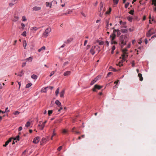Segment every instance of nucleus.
<instances>
[{
  "label": "nucleus",
  "instance_id": "36",
  "mask_svg": "<svg viewBox=\"0 0 156 156\" xmlns=\"http://www.w3.org/2000/svg\"><path fill=\"white\" fill-rule=\"evenodd\" d=\"M128 20L130 22H132L133 20V18L132 17H128Z\"/></svg>",
  "mask_w": 156,
  "mask_h": 156
},
{
  "label": "nucleus",
  "instance_id": "56",
  "mask_svg": "<svg viewBox=\"0 0 156 156\" xmlns=\"http://www.w3.org/2000/svg\"><path fill=\"white\" fill-rule=\"evenodd\" d=\"M115 49V45H113L112 46V51H114Z\"/></svg>",
  "mask_w": 156,
  "mask_h": 156
},
{
  "label": "nucleus",
  "instance_id": "62",
  "mask_svg": "<svg viewBox=\"0 0 156 156\" xmlns=\"http://www.w3.org/2000/svg\"><path fill=\"white\" fill-rule=\"evenodd\" d=\"M51 2H52V4H56L57 3V2L56 1H53Z\"/></svg>",
  "mask_w": 156,
  "mask_h": 156
},
{
  "label": "nucleus",
  "instance_id": "8",
  "mask_svg": "<svg viewBox=\"0 0 156 156\" xmlns=\"http://www.w3.org/2000/svg\"><path fill=\"white\" fill-rule=\"evenodd\" d=\"M126 54L127 53H123L122 55V60L124 61H125V60L127 58L128 56V55H126Z\"/></svg>",
  "mask_w": 156,
  "mask_h": 156
},
{
  "label": "nucleus",
  "instance_id": "6",
  "mask_svg": "<svg viewBox=\"0 0 156 156\" xmlns=\"http://www.w3.org/2000/svg\"><path fill=\"white\" fill-rule=\"evenodd\" d=\"M41 9V7L40 6H35L33 7L32 9L33 11H37L40 10Z\"/></svg>",
  "mask_w": 156,
  "mask_h": 156
},
{
  "label": "nucleus",
  "instance_id": "49",
  "mask_svg": "<svg viewBox=\"0 0 156 156\" xmlns=\"http://www.w3.org/2000/svg\"><path fill=\"white\" fill-rule=\"evenodd\" d=\"M104 43L103 41H99V44L101 45H103L104 44Z\"/></svg>",
  "mask_w": 156,
  "mask_h": 156
},
{
  "label": "nucleus",
  "instance_id": "27",
  "mask_svg": "<svg viewBox=\"0 0 156 156\" xmlns=\"http://www.w3.org/2000/svg\"><path fill=\"white\" fill-rule=\"evenodd\" d=\"M104 9H105L104 8V10L103 11V12H101H101L99 11V16L101 17H102V16H103V13H104V10H105Z\"/></svg>",
  "mask_w": 156,
  "mask_h": 156
},
{
  "label": "nucleus",
  "instance_id": "59",
  "mask_svg": "<svg viewBox=\"0 0 156 156\" xmlns=\"http://www.w3.org/2000/svg\"><path fill=\"white\" fill-rule=\"evenodd\" d=\"M105 44H107V45L108 46H109V43L108 41H105Z\"/></svg>",
  "mask_w": 156,
  "mask_h": 156
},
{
  "label": "nucleus",
  "instance_id": "33",
  "mask_svg": "<svg viewBox=\"0 0 156 156\" xmlns=\"http://www.w3.org/2000/svg\"><path fill=\"white\" fill-rule=\"evenodd\" d=\"M39 28H38L36 27H33L31 28V29L32 30H34L35 31L37 30Z\"/></svg>",
  "mask_w": 156,
  "mask_h": 156
},
{
  "label": "nucleus",
  "instance_id": "53",
  "mask_svg": "<svg viewBox=\"0 0 156 156\" xmlns=\"http://www.w3.org/2000/svg\"><path fill=\"white\" fill-rule=\"evenodd\" d=\"M15 4V3H13L12 2V3H10L9 4V5L10 6H12V5H13Z\"/></svg>",
  "mask_w": 156,
  "mask_h": 156
},
{
  "label": "nucleus",
  "instance_id": "13",
  "mask_svg": "<svg viewBox=\"0 0 156 156\" xmlns=\"http://www.w3.org/2000/svg\"><path fill=\"white\" fill-rule=\"evenodd\" d=\"M106 28L107 29H108L109 27V19L106 20Z\"/></svg>",
  "mask_w": 156,
  "mask_h": 156
},
{
  "label": "nucleus",
  "instance_id": "57",
  "mask_svg": "<svg viewBox=\"0 0 156 156\" xmlns=\"http://www.w3.org/2000/svg\"><path fill=\"white\" fill-rule=\"evenodd\" d=\"M87 40H86L84 41V46H85L87 44Z\"/></svg>",
  "mask_w": 156,
  "mask_h": 156
},
{
  "label": "nucleus",
  "instance_id": "7",
  "mask_svg": "<svg viewBox=\"0 0 156 156\" xmlns=\"http://www.w3.org/2000/svg\"><path fill=\"white\" fill-rule=\"evenodd\" d=\"M71 73V72L70 71H67L65 72L63 74V75L64 76H68L70 75Z\"/></svg>",
  "mask_w": 156,
  "mask_h": 156
},
{
  "label": "nucleus",
  "instance_id": "3",
  "mask_svg": "<svg viewBox=\"0 0 156 156\" xmlns=\"http://www.w3.org/2000/svg\"><path fill=\"white\" fill-rule=\"evenodd\" d=\"M153 30V28H151V29L149 30L146 33V36L147 37H150L151 35L155 33V32H151V30Z\"/></svg>",
  "mask_w": 156,
  "mask_h": 156
},
{
  "label": "nucleus",
  "instance_id": "10",
  "mask_svg": "<svg viewBox=\"0 0 156 156\" xmlns=\"http://www.w3.org/2000/svg\"><path fill=\"white\" fill-rule=\"evenodd\" d=\"M116 37V35L115 34H112L110 36V37L111 38V39L112 40V41L114 40Z\"/></svg>",
  "mask_w": 156,
  "mask_h": 156
},
{
  "label": "nucleus",
  "instance_id": "18",
  "mask_svg": "<svg viewBox=\"0 0 156 156\" xmlns=\"http://www.w3.org/2000/svg\"><path fill=\"white\" fill-rule=\"evenodd\" d=\"M55 103L57 105L58 107H60L61 105V103L58 100H56L55 101Z\"/></svg>",
  "mask_w": 156,
  "mask_h": 156
},
{
  "label": "nucleus",
  "instance_id": "48",
  "mask_svg": "<svg viewBox=\"0 0 156 156\" xmlns=\"http://www.w3.org/2000/svg\"><path fill=\"white\" fill-rule=\"evenodd\" d=\"M95 83V81L93 80L90 83V85H92Z\"/></svg>",
  "mask_w": 156,
  "mask_h": 156
},
{
  "label": "nucleus",
  "instance_id": "34",
  "mask_svg": "<svg viewBox=\"0 0 156 156\" xmlns=\"http://www.w3.org/2000/svg\"><path fill=\"white\" fill-rule=\"evenodd\" d=\"M45 126V125L41 122V126L40 129L41 130H43Z\"/></svg>",
  "mask_w": 156,
  "mask_h": 156
},
{
  "label": "nucleus",
  "instance_id": "23",
  "mask_svg": "<svg viewBox=\"0 0 156 156\" xmlns=\"http://www.w3.org/2000/svg\"><path fill=\"white\" fill-rule=\"evenodd\" d=\"M45 47L43 46L38 50V51L39 52H40L42 50H44L45 49Z\"/></svg>",
  "mask_w": 156,
  "mask_h": 156
},
{
  "label": "nucleus",
  "instance_id": "5",
  "mask_svg": "<svg viewBox=\"0 0 156 156\" xmlns=\"http://www.w3.org/2000/svg\"><path fill=\"white\" fill-rule=\"evenodd\" d=\"M96 46H93L92 47L91 49L90 50V53L93 55L95 53L94 50L96 48Z\"/></svg>",
  "mask_w": 156,
  "mask_h": 156
},
{
  "label": "nucleus",
  "instance_id": "41",
  "mask_svg": "<svg viewBox=\"0 0 156 156\" xmlns=\"http://www.w3.org/2000/svg\"><path fill=\"white\" fill-rule=\"evenodd\" d=\"M117 36H119L121 34L119 30L118 29V30L117 32Z\"/></svg>",
  "mask_w": 156,
  "mask_h": 156
},
{
  "label": "nucleus",
  "instance_id": "19",
  "mask_svg": "<svg viewBox=\"0 0 156 156\" xmlns=\"http://www.w3.org/2000/svg\"><path fill=\"white\" fill-rule=\"evenodd\" d=\"M109 70H110V71H113V72H117V70L116 69H115L114 68H113L112 66H111L109 67Z\"/></svg>",
  "mask_w": 156,
  "mask_h": 156
},
{
  "label": "nucleus",
  "instance_id": "54",
  "mask_svg": "<svg viewBox=\"0 0 156 156\" xmlns=\"http://www.w3.org/2000/svg\"><path fill=\"white\" fill-rule=\"evenodd\" d=\"M20 112L18 111H16L14 112V114L15 115L19 114Z\"/></svg>",
  "mask_w": 156,
  "mask_h": 156
},
{
  "label": "nucleus",
  "instance_id": "20",
  "mask_svg": "<svg viewBox=\"0 0 156 156\" xmlns=\"http://www.w3.org/2000/svg\"><path fill=\"white\" fill-rule=\"evenodd\" d=\"M138 76L140 78V80L142 81L143 80V77H142V74L140 73H138Z\"/></svg>",
  "mask_w": 156,
  "mask_h": 156
},
{
  "label": "nucleus",
  "instance_id": "45",
  "mask_svg": "<svg viewBox=\"0 0 156 156\" xmlns=\"http://www.w3.org/2000/svg\"><path fill=\"white\" fill-rule=\"evenodd\" d=\"M21 25L22 26V29L23 30L25 26V24L23 23H21Z\"/></svg>",
  "mask_w": 156,
  "mask_h": 156
},
{
  "label": "nucleus",
  "instance_id": "47",
  "mask_svg": "<svg viewBox=\"0 0 156 156\" xmlns=\"http://www.w3.org/2000/svg\"><path fill=\"white\" fill-rule=\"evenodd\" d=\"M111 11V8H109V9L108 11H107L106 12V13L107 14H108Z\"/></svg>",
  "mask_w": 156,
  "mask_h": 156
},
{
  "label": "nucleus",
  "instance_id": "11",
  "mask_svg": "<svg viewBox=\"0 0 156 156\" xmlns=\"http://www.w3.org/2000/svg\"><path fill=\"white\" fill-rule=\"evenodd\" d=\"M65 92V90H63L60 92V97L61 98H63L64 97Z\"/></svg>",
  "mask_w": 156,
  "mask_h": 156
},
{
  "label": "nucleus",
  "instance_id": "15",
  "mask_svg": "<svg viewBox=\"0 0 156 156\" xmlns=\"http://www.w3.org/2000/svg\"><path fill=\"white\" fill-rule=\"evenodd\" d=\"M23 45L24 48V49H26V46L27 45V43L26 41L25 40H23Z\"/></svg>",
  "mask_w": 156,
  "mask_h": 156
},
{
  "label": "nucleus",
  "instance_id": "24",
  "mask_svg": "<svg viewBox=\"0 0 156 156\" xmlns=\"http://www.w3.org/2000/svg\"><path fill=\"white\" fill-rule=\"evenodd\" d=\"M33 58L32 57H30L26 59V60L27 61H29V62H31L32 61Z\"/></svg>",
  "mask_w": 156,
  "mask_h": 156
},
{
  "label": "nucleus",
  "instance_id": "51",
  "mask_svg": "<svg viewBox=\"0 0 156 156\" xmlns=\"http://www.w3.org/2000/svg\"><path fill=\"white\" fill-rule=\"evenodd\" d=\"M152 4H154V6H156V0H154L153 1Z\"/></svg>",
  "mask_w": 156,
  "mask_h": 156
},
{
  "label": "nucleus",
  "instance_id": "38",
  "mask_svg": "<svg viewBox=\"0 0 156 156\" xmlns=\"http://www.w3.org/2000/svg\"><path fill=\"white\" fill-rule=\"evenodd\" d=\"M53 112V110H48V113L49 115H50Z\"/></svg>",
  "mask_w": 156,
  "mask_h": 156
},
{
  "label": "nucleus",
  "instance_id": "55",
  "mask_svg": "<svg viewBox=\"0 0 156 156\" xmlns=\"http://www.w3.org/2000/svg\"><path fill=\"white\" fill-rule=\"evenodd\" d=\"M26 62L23 63L22 64V67H24L26 65Z\"/></svg>",
  "mask_w": 156,
  "mask_h": 156
},
{
  "label": "nucleus",
  "instance_id": "22",
  "mask_svg": "<svg viewBox=\"0 0 156 156\" xmlns=\"http://www.w3.org/2000/svg\"><path fill=\"white\" fill-rule=\"evenodd\" d=\"M31 77L34 80H36L37 78V76L36 75L33 74L31 75Z\"/></svg>",
  "mask_w": 156,
  "mask_h": 156
},
{
  "label": "nucleus",
  "instance_id": "63",
  "mask_svg": "<svg viewBox=\"0 0 156 156\" xmlns=\"http://www.w3.org/2000/svg\"><path fill=\"white\" fill-rule=\"evenodd\" d=\"M118 30V29L117 30H113V34H115L116 32H117V31Z\"/></svg>",
  "mask_w": 156,
  "mask_h": 156
},
{
  "label": "nucleus",
  "instance_id": "58",
  "mask_svg": "<svg viewBox=\"0 0 156 156\" xmlns=\"http://www.w3.org/2000/svg\"><path fill=\"white\" fill-rule=\"evenodd\" d=\"M62 132L64 133H66L67 132V131L65 129H63L62 130Z\"/></svg>",
  "mask_w": 156,
  "mask_h": 156
},
{
  "label": "nucleus",
  "instance_id": "14",
  "mask_svg": "<svg viewBox=\"0 0 156 156\" xmlns=\"http://www.w3.org/2000/svg\"><path fill=\"white\" fill-rule=\"evenodd\" d=\"M11 141H12L11 139H9L8 141H7L6 142L5 144H4L3 145V147H6L8 145V144L9 142H11Z\"/></svg>",
  "mask_w": 156,
  "mask_h": 156
},
{
  "label": "nucleus",
  "instance_id": "35",
  "mask_svg": "<svg viewBox=\"0 0 156 156\" xmlns=\"http://www.w3.org/2000/svg\"><path fill=\"white\" fill-rule=\"evenodd\" d=\"M111 44H117V42L115 41L114 40H113V41L111 39Z\"/></svg>",
  "mask_w": 156,
  "mask_h": 156
},
{
  "label": "nucleus",
  "instance_id": "40",
  "mask_svg": "<svg viewBox=\"0 0 156 156\" xmlns=\"http://www.w3.org/2000/svg\"><path fill=\"white\" fill-rule=\"evenodd\" d=\"M69 63V62L68 61H67V62H65L64 64H63V66H66Z\"/></svg>",
  "mask_w": 156,
  "mask_h": 156
},
{
  "label": "nucleus",
  "instance_id": "4",
  "mask_svg": "<svg viewBox=\"0 0 156 156\" xmlns=\"http://www.w3.org/2000/svg\"><path fill=\"white\" fill-rule=\"evenodd\" d=\"M39 141L40 137L39 136H37L34 139L33 142L35 144H37L39 142Z\"/></svg>",
  "mask_w": 156,
  "mask_h": 156
},
{
  "label": "nucleus",
  "instance_id": "46",
  "mask_svg": "<svg viewBox=\"0 0 156 156\" xmlns=\"http://www.w3.org/2000/svg\"><path fill=\"white\" fill-rule=\"evenodd\" d=\"M56 71H52L50 73V76H52L55 73V72Z\"/></svg>",
  "mask_w": 156,
  "mask_h": 156
},
{
  "label": "nucleus",
  "instance_id": "16",
  "mask_svg": "<svg viewBox=\"0 0 156 156\" xmlns=\"http://www.w3.org/2000/svg\"><path fill=\"white\" fill-rule=\"evenodd\" d=\"M103 87L102 86H101L97 84H96L94 85V88H95L97 89L98 90L100 89L101 88Z\"/></svg>",
  "mask_w": 156,
  "mask_h": 156
},
{
  "label": "nucleus",
  "instance_id": "44",
  "mask_svg": "<svg viewBox=\"0 0 156 156\" xmlns=\"http://www.w3.org/2000/svg\"><path fill=\"white\" fill-rule=\"evenodd\" d=\"M129 4V2H127L126 3L125 5V8L126 9L128 8V6Z\"/></svg>",
  "mask_w": 156,
  "mask_h": 156
},
{
  "label": "nucleus",
  "instance_id": "50",
  "mask_svg": "<svg viewBox=\"0 0 156 156\" xmlns=\"http://www.w3.org/2000/svg\"><path fill=\"white\" fill-rule=\"evenodd\" d=\"M27 20L25 16H23L22 17V21H25Z\"/></svg>",
  "mask_w": 156,
  "mask_h": 156
},
{
  "label": "nucleus",
  "instance_id": "39",
  "mask_svg": "<svg viewBox=\"0 0 156 156\" xmlns=\"http://www.w3.org/2000/svg\"><path fill=\"white\" fill-rule=\"evenodd\" d=\"M71 12L69 10L67 11L66 12L64 13L63 15H67L68 14H70L71 13Z\"/></svg>",
  "mask_w": 156,
  "mask_h": 156
},
{
  "label": "nucleus",
  "instance_id": "26",
  "mask_svg": "<svg viewBox=\"0 0 156 156\" xmlns=\"http://www.w3.org/2000/svg\"><path fill=\"white\" fill-rule=\"evenodd\" d=\"M59 87L56 90L55 92V94L56 95V96H57L58 94L59 93Z\"/></svg>",
  "mask_w": 156,
  "mask_h": 156
},
{
  "label": "nucleus",
  "instance_id": "12",
  "mask_svg": "<svg viewBox=\"0 0 156 156\" xmlns=\"http://www.w3.org/2000/svg\"><path fill=\"white\" fill-rule=\"evenodd\" d=\"M48 87H46L42 88L41 90V92L43 93H46L47 91V89L48 88Z\"/></svg>",
  "mask_w": 156,
  "mask_h": 156
},
{
  "label": "nucleus",
  "instance_id": "52",
  "mask_svg": "<svg viewBox=\"0 0 156 156\" xmlns=\"http://www.w3.org/2000/svg\"><path fill=\"white\" fill-rule=\"evenodd\" d=\"M62 146H60L57 149V150L58 151H60L62 148Z\"/></svg>",
  "mask_w": 156,
  "mask_h": 156
},
{
  "label": "nucleus",
  "instance_id": "37",
  "mask_svg": "<svg viewBox=\"0 0 156 156\" xmlns=\"http://www.w3.org/2000/svg\"><path fill=\"white\" fill-rule=\"evenodd\" d=\"M134 12V10H131L129 12V13L131 15H133Z\"/></svg>",
  "mask_w": 156,
  "mask_h": 156
},
{
  "label": "nucleus",
  "instance_id": "31",
  "mask_svg": "<svg viewBox=\"0 0 156 156\" xmlns=\"http://www.w3.org/2000/svg\"><path fill=\"white\" fill-rule=\"evenodd\" d=\"M20 136L19 135H18L17 136H16L15 138H14V140H20L19 139Z\"/></svg>",
  "mask_w": 156,
  "mask_h": 156
},
{
  "label": "nucleus",
  "instance_id": "29",
  "mask_svg": "<svg viewBox=\"0 0 156 156\" xmlns=\"http://www.w3.org/2000/svg\"><path fill=\"white\" fill-rule=\"evenodd\" d=\"M103 4L102 3V2H101L100 4V12L102 10V9L103 7Z\"/></svg>",
  "mask_w": 156,
  "mask_h": 156
},
{
  "label": "nucleus",
  "instance_id": "9",
  "mask_svg": "<svg viewBox=\"0 0 156 156\" xmlns=\"http://www.w3.org/2000/svg\"><path fill=\"white\" fill-rule=\"evenodd\" d=\"M52 5V2H47L46 3V5L47 7H49L50 8H51V6Z\"/></svg>",
  "mask_w": 156,
  "mask_h": 156
},
{
  "label": "nucleus",
  "instance_id": "1",
  "mask_svg": "<svg viewBox=\"0 0 156 156\" xmlns=\"http://www.w3.org/2000/svg\"><path fill=\"white\" fill-rule=\"evenodd\" d=\"M120 41L121 43V45L123 47L126 44V42L127 41V37L126 35H121L119 37Z\"/></svg>",
  "mask_w": 156,
  "mask_h": 156
},
{
  "label": "nucleus",
  "instance_id": "42",
  "mask_svg": "<svg viewBox=\"0 0 156 156\" xmlns=\"http://www.w3.org/2000/svg\"><path fill=\"white\" fill-rule=\"evenodd\" d=\"M120 24H122L124 25L126 23V22H123L122 21H121L119 22Z\"/></svg>",
  "mask_w": 156,
  "mask_h": 156
},
{
  "label": "nucleus",
  "instance_id": "17",
  "mask_svg": "<svg viewBox=\"0 0 156 156\" xmlns=\"http://www.w3.org/2000/svg\"><path fill=\"white\" fill-rule=\"evenodd\" d=\"M125 29H122L121 30V32L124 33H126L127 32V30L126 29V26H124Z\"/></svg>",
  "mask_w": 156,
  "mask_h": 156
},
{
  "label": "nucleus",
  "instance_id": "43",
  "mask_svg": "<svg viewBox=\"0 0 156 156\" xmlns=\"http://www.w3.org/2000/svg\"><path fill=\"white\" fill-rule=\"evenodd\" d=\"M113 1L114 3L116 5L118 3L119 0H113Z\"/></svg>",
  "mask_w": 156,
  "mask_h": 156
},
{
  "label": "nucleus",
  "instance_id": "28",
  "mask_svg": "<svg viewBox=\"0 0 156 156\" xmlns=\"http://www.w3.org/2000/svg\"><path fill=\"white\" fill-rule=\"evenodd\" d=\"M32 85V83H27L26 86V88H28L31 87Z\"/></svg>",
  "mask_w": 156,
  "mask_h": 156
},
{
  "label": "nucleus",
  "instance_id": "61",
  "mask_svg": "<svg viewBox=\"0 0 156 156\" xmlns=\"http://www.w3.org/2000/svg\"><path fill=\"white\" fill-rule=\"evenodd\" d=\"M22 126H20L19 127L18 129V130L19 131H20L22 129Z\"/></svg>",
  "mask_w": 156,
  "mask_h": 156
},
{
  "label": "nucleus",
  "instance_id": "2",
  "mask_svg": "<svg viewBox=\"0 0 156 156\" xmlns=\"http://www.w3.org/2000/svg\"><path fill=\"white\" fill-rule=\"evenodd\" d=\"M51 29L50 27H48L45 30L44 32L43 33V35L45 37H47L51 31Z\"/></svg>",
  "mask_w": 156,
  "mask_h": 156
},
{
  "label": "nucleus",
  "instance_id": "64",
  "mask_svg": "<svg viewBox=\"0 0 156 156\" xmlns=\"http://www.w3.org/2000/svg\"><path fill=\"white\" fill-rule=\"evenodd\" d=\"M145 43L146 44H147L148 43V41L147 39H145Z\"/></svg>",
  "mask_w": 156,
  "mask_h": 156
},
{
  "label": "nucleus",
  "instance_id": "21",
  "mask_svg": "<svg viewBox=\"0 0 156 156\" xmlns=\"http://www.w3.org/2000/svg\"><path fill=\"white\" fill-rule=\"evenodd\" d=\"M19 19V17L18 16H15L14 17V18L13 20V21L14 22H16Z\"/></svg>",
  "mask_w": 156,
  "mask_h": 156
},
{
  "label": "nucleus",
  "instance_id": "32",
  "mask_svg": "<svg viewBox=\"0 0 156 156\" xmlns=\"http://www.w3.org/2000/svg\"><path fill=\"white\" fill-rule=\"evenodd\" d=\"M26 34H27L26 32V31H24L21 34V35L23 36L26 37Z\"/></svg>",
  "mask_w": 156,
  "mask_h": 156
},
{
  "label": "nucleus",
  "instance_id": "30",
  "mask_svg": "<svg viewBox=\"0 0 156 156\" xmlns=\"http://www.w3.org/2000/svg\"><path fill=\"white\" fill-rule=\"evenodd\" d=\"M30 122L29 121L27 122L25 124V126L27 127H29L30 126Z\"/></svg>",
  "mask_w": 156,
  "mask_h": 156
},
{
  "label": "nucleus",
  "instance_id": "60",
  "mask_svg": "<svg viewBox=\"0 0 156 156\" xmlns=\"http://www.w3.org/2000/svg\"><path fill=\"white\" fill-rule=\"evenodd\" d=\"M55 135H56V133H55V129H54L53 131V134H52L53 136H54Z\"/></svg>",
  "mask_w": 156,
  "mask_h": 156
},
{
  "label": "nucleus",
  "instance_id": "25",
  "mask_svg": "<svg viewBox=\"0 0 156 156\" xmlns=\"http://www.w3.org/2000/svg\"><path fill=\"white\" fill-rule=\"evenodd\" d=\"M23 74V70H22L20 72V73L18 74L17 76H22Z\"/></svg>",
  "mask_w": 156,
  "mask_h": 156
}]
</instances>
